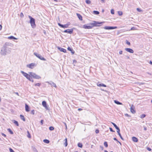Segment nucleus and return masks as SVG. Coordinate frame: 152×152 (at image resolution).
I'll use <instances>...</instances> for the list:
<instances>
[{
	"label": "nucleus",
	"instance_id": "nucleus-64",
	"mask_svg": "<svg viewBox=\"0 0 152 152\" xmlns=\"http://www.w3.org/2000/svg\"><path fill=\"white\" fill-rule=\"evenodd\" d=\"M125 115L126 116H127V117H129V115L128 114H127V113H126V114H125Z\"/></svg>",
	"mask_w": 152,
	"mask_h": 152
},
{
	"label": "nucleus",
	"instance_id": "nucleus-45",
	"mask_svg": "<svg viewBox=\"0 0 152 152\" xmlns=\"http://www.w3.org/2000/svg\"><path fill=\"white\" fill-rule=\"evenodd\" d=\"M126 43L128 45H130V43L127 40H126Z\"/></svg>",
	"mask_w": 152,
	"mask_h": 152
},
{
	"label": "nucleus",
	"instance_id": "nucleus-46",
	"mask_svg": "<svg viewBox=\"0 0 152 152\" xmlns=\"http://www.w3.org/2000/svg\"><path fill=\"white\" fill-rule=\"evenodd\" d=\"M109 129H110V131L111 132H115V131H113V129L111 128L110 127Z\"/></svg>",
	"mask_w": 152,
	"mask_h": 152
},
{
	"label": "nucleus",
	"instance_id": "nucleus-8",
	"mask_svg": "<svg viewBox=\"0 0 152 152\" xmlns=\"http://www.w3.org/2000/svg\"><path fill=\"white\" fill-rule=\"evenodd\" d=\"M117 27L116 26H106L104 28L107 30H110L117 28Z\"/></svg>",
	"mask_w": 152,
	"mask_h": 152
},
{
	"label": "nucleus",
	"instance_id": "nucleus-19",
	"mask_svg": "<svg viewBox=\"0 0 152 152\" xmlns=\"http://www.w3.org/2000/svg\"><path fill=\"white\" fill-rule=\"evenodd\" d=\"M130 111L133 114L134 113H135V111L134 110L133 108L131 106L130 108Z\"/></svg>",
	"mask_w": 152,
	"mask_h": 152
},
{
	"label": "nucleus",
	"instance_id": "nucleus-34",
	"mask_svg": "<svg viewBox=\"0 0 152 152\" xmlns=\"http://www.w3.org/2000/svg\"><path fill=\"white\" fill-rule=\"evenodd\" d=\"M117 130V132L118 133V134H120V129L119 128H118L117 129H116Z\"/></svg>",
	"mask_w": 152,
	"mask_h": 152
},
{
	"label": "nucleus",
	"instance_id": "nucleus-24",
	"mask_svg": "<svg viewBox=\"0 0 152 152\" xmlns=\"http://www.w3.org/2000/svg\"><path fill=\"white\" fill-rule=\"evenodd\" d=\"M65 142L64 143L65 146L66 147L68 145V143H67V139L66 138L65 139Z\"/></svg>",
	"mask_w": 152,
	"mask_h": 152
},
{
	"label": "nucleus",
	"instance_id": "nucleus-10",
	"mask_svg": "<svg viewBox=\"0 0 152 152\" xmlns=\"http://www.w3.org/2000/svg\"><path fill=\"white\" fill-rule=\"evenodd\" d=\"M42 104L43 106L47 110H49V109H48V107L47 106L46 102L45 101H42Z\"/></svg>",
	"mask_w": 152,
	"mask_h": 152
},
{
	"label": "nucleus",
	"instance_id": "nucleus-21",
	"mask_svg": "<svg viewBox=\"0 0 152 152\" xmlns=\"http://www.w3.org/2000/svg\"><path fill=\"white\" fill-rule=\"evenodd\" d=\"M20 118L21 120H23V121H25V120H26L25 119L23 115H20Z\"/></svg>",
	"mask_w": 152,
	"mask_h": 152
},
{
	"label": "nucleus",
	"instance_id": "nucleus-20",
	"mask_svg": "<svg viewBox=\"0 0 152 152\" xmlns=\"http://www.w3.org/2000/svg\"><path fill=\"white\" fill-rule=\"evenodd\" d=\"M77 16L78 18L80 20H82V17L81 15H80V14L77 13Z\"/></svg>",
	"mask_w": 152,
	"mask_h": 152
},
{
	"label": "nucleus",
	"instance_id": "nucleus-31",
	"mask_svg": "<svg viewBox=\"0 0 152 152\" xmlns=\"http://www.w3.org/2000/svg\"><path fill=\"white\" fill-rule=\"evenodd\" d=\"M86 2L88 4H89L91 3V1L89 0H86Z\"/></svg>",
	"mask_w": 152,
	"mask_h": 152
},
{
	"label": "nucleus",
	"instance_id": "nucleus-22",
	"mask_svg": "<svg viewBox=\"0 0 152 152\" xmlns=\"http://www.w3.org/2000/svg\"><path fill=\"white\" fill-rule=\"evenodd\" d=\"M114 102L115 104H122L121 103L119 102L117 100H114Z\"/></svg>",
	"mask_w": 152,
	"mask_h": 152
},
{
	"label": "nucleus",
	"instance_id": "nucleus-54",
	"mask_svg": "<svg viewBox=\"0 0 152 152\" xmlns=\"http://www.w3.org/2000/svg\"><path fill=\"white\" fill-rule=\"evenodd\" d=\"M64 125L66 127V129H67V125H66V124L65 123V122H64Z\"/></svg>",
	"mask_w": 152,
	"mask_h": 152
},
{
	"label": "nucleus",
	"instance_id": "nucleus-11",
	"mask_svg": "<svg viewBox=\"0 0 152 152\" xmlns=\"http://www.w3.org/2000/svg\"><path fill=\"white\" fill-rule=\"evenodd\" d=\"M46 82L48 83V84L52 86H53L56 88V84L53 82L50 81V82Z\"/></svg>",
	"mask_w": 152,
	"mask_h": 152
},
{
	"label": "nucleus",
	"instance_id": "nucleus-41",
	"mask_svg": "<svg viewBox=\"0 0 152 152\" xmlns=\"http://www.w3.org/2000/svg\"><path fill=\"white\" fill-rule=\"evenodd\" d=\"M68 28L67 27V25H66V24L65 25H63V28Z\"/></svg>",
	"mask_w": 152,
	"mask_h": 152
},
{
	"label": "nucleus",
	"instance_id": "nucleus-14",
	"mask_svg": "<svg viewBox=\"0 0 152 152\" xmlns=\"http://www.w3.org/2000/svg\"><path fill=\"white\" fill-rule=\"evenodd\" d=\"M58 50H59L61 52H63L64 53H65L66 52V50L63 48L58 47Z\"/></svg>",
	"mask_w": 152,
	"mask_h": 152
},
{
	"label": "nucleus",
	"instance_id": "nucleus-50",
	"mask_svg": "<svg viewBox=\"0 0 152 152\" xmlns=\"http://www.w3.org/2000/svg\"><path fill=\"white\" fill-rule=\"evenodd\" d=\"M147 149L149 151H151V148H149V147H147Z\"/></svg>",
	"mask_w": 152,
	"mask_h": 152
},
{
	"label": "nucleus",
	"instance_id": "nucleus-44",
	"mask_svg": "<svg viewBox=\"0 0 152 152\" xmlns=\"http://www.w3.org/2000/svg\"><path fill=\"white\" fill-rule=\"evenodd\" d=\"M30 81H31L32 82H34V80L32 79L30 77H29V78L28 79Z\"/></svg>",
	"mask_w": 152,
	"mask_h": 152
},
{
	"label": "nucleus",
	"instance_id": "nucleus-42",
	"mask_svg": "<svg viewBox=\"0 0 152 152\" xmlns=\"http://www.w3.org/2000/svg\"><path fill=\"white\" fill-rule=\"evenodd\" d=\"M58 25L59 26L63 28V25L62 24L59 23H58Z\"/></svg>",
	"mask_w": 152,
	"mask_h": 152
},
{
	"label": "nucleus",
	"instance_id": "nucleus-59",
	"mask_svg": "<svg viewBox=\"0 0 152 152\" xmlns=\"http://www.w3.org/2000/svg\"><path fill=\"white\" fill-rule=\"evenodd\" d=\"M71 51L72 54H74L75 53V51L73 50V49Z\"/></svg>",
	"mask_w": 152,
	"mask_h": 152
},
{
	"label": "nucleus",
	"instance_id": "nucleus-29",
	"mask_svg": "<svg viewBox=\"0 0 152 152\" xmlns=\"http://www.w3.org/2000/svg\"><path fill=\"white\" fill-rule=\"evenodd\" d=\"M118 13L120 16H121L123 15V12L121 11H118Z\"/></svg>",
	"mask_w": 152,
	"mask_h": 152
},
{
	"label": "nucleus",
	"instance_id": "nucleus-3",
	"mask_svg": "<svg viewBox=\"0 0 152 152\" xmlns=\"http://www.w3.org/2000/svg\"><path fill=\"white\" fill-rule=\"evenodd\" d=\"M28 73L30 75V77H32L34 78L39 79L41 78V77L35 73L32 72H29Z\"/></svg>",
	"mask_w": 152,
	"mask_h": 152
},
{
	"label": "nucleus",
	"instance_id": "nucleus-18",
	"mask_svg": "<svg viewBox=\"0 0 152 152\" xmlns=\"http://www.w3.org/2000/svg\"><path fill=\"white\" fill-rule=\"evenodd\" d=\"M12 122L14 123L17 126H19V124L18 122L17 121L15 120H12Z\"/></svg>",
	"mask_w": 152,
	"mask_h": 152
},
{
	"label": "nucleus",
	"instance_id": "nucleus-63",
	"mask_svg": "<svg viewBox=\"0 0 152 152\" xmlns=\"http://www.w3.org/2000/svg\"><path fill=\"white\" fill-rule=\"evenodd\" d=\"M149 63L151 64L152 65V61H150V62H149Z\"/></svg>",
	"mask_w": 152,
	"mask_h": 152
},
{
	"label": "nucleus",
	"instance_id": "nucleus-4",
	"mask_svg": "<svg viewBox=\"0 0 152 152\" xmlns=\"http://www.w3.org/2000/svg\"><path fill=\"white\" fill-rule=\"evenodd\" d=\"M34 55H35L37 57L39 58L41 60L43 61H46V60L45 58L44 57H42L41 55L39 53H34Z\"/></svg>",
	"mask_w": 152,
	"mask_h": 152
},
{
	"label": "nucleus",
	"instance_id": "nucleus-32",
	"mask_svg": "<svg viewBox=\"0 0 152 152\" xmlns=\"http://www.w3.org/2000/svg\"><path fill=\"white\" fill-rule=\"evenodd\" d=\"M104 145L106 147H108V144L107 143V142H104Z\"/></svg>",
	"mask_w": 152,
	"mask_h": 152
},
{
	"label": "nucleus",
	"instance_id": "nucleus-33",
	"mask_svg": "<svg viewBox=\"0 0 152 152\" xmlns=\"http://www.w3.org/2000/svg\"><path fill=\"white\" fill-rule=\"evenodd\" d=\"M27 134H28V135H27V137L28 138H31V136L30 135V133H29V132L28 131H27Z\"/></svg>",
	"mask_w": 152,
	"mask_h": 152
},
{
	"label": "nucleus",
	"instance_id": "nucleus-52",
	"mask_svg": "<svg viewBox=\"0 0 152 152\" xmlns=\"http://www.w3.org/2000/svg\"><path fill=\"white\" fill-rule=\"evenodd\" d=\"M102 84H99V83H97V86H101Z\"/></svg>",
	"mask_w": 152,
	"mask_h": 152
},
{
	"label": "nucleus",
	"instance_id": "nucleus-37",
	"mask_svg": "<svg viewBox=\"0 0 152 152\" xmlns=\"http://www.w3.org/2000/svg\"><path fill=\"white\" fill-rule=\"evenodd\" d=\"M111 13L112 14H114V10L113 9H112L111 10Z\"/></svg>",
	"mask_w": 152,
	"mask_h": 152
},
{
	"label": "nucleus",
	"instance_id": "nucleus-55",
	"mask_svg": "<svg viewBox=\"0 0 152 152\" xmlns=\"http://www.w3.org/2000/svg\"><path fill=\"white\" fill-rule=\"evenodd\" d=\"M43 120H42L40 121V123H41V124L42 125L43 124Z\"/></svg>",
	"mask_w": 152,
	"mask_h": 152
},
{
	"label": "nucleus",
	"instance_id": "nucleus-23",
	"mask_svg": "<svg viewBox=\"0 0 152 152\" xmlns=\"http://www.w3.org/2000/svg\"><path fill=\"white\" fill-rule=\"evenodd\" d=\"M43 141L44 142L48 144L50 142V141L49 140L47 139L44 140Z\"/></svg>",
	"mask_w": 152,
	"mask_h": 152
},
{
	"label": "nucleus",
	"instance_id": "nucleus-12",
	"mask_svg": "<svg viewBox=\"0 0 152 152\" xmlns=\"http://www.w3.org/2000/svg\"><path fill=\"white\" fill-rule=\"evenodd\" d=\"M125 50L127 52L131 53H133L134 52V50L130 48H126Z\"/></svg>",
	"mask_w": 152,
	"mask_h": 152
},
{
	"label": "nucleus",
	"instance_id": "nucleus-6",
	"mask_svg": "<svg viewBox=\"0 0 152 152\" xmlns=\"http://www.w3.org/2000/svg\"><path fill=\"white\" fill-rule=\"evenodd\" d=\"M20 72L27 79H28L29 78V77H30V74H28L22 71H21Z\"/></svg>",
	"mask_w": 152,
	"mask_h": 152
},
{
	"label": "nucleus",
	"instance_id": "nucleus-49",
	"mask_svg": "<svg viewBox=\"0 0 152 152\" xmlns=\"http://www.w3.org/2000/svg\"><path fill=\"white\" fill-rule=\"evenodd\" d=\"M20 17H23V16H24V15H23V13L22 12H21L20 14Z\"/></svg>",
	"mask_w": 152,
	"mask_h": 152
},
{
	"label": "nucleus",
	"instance_id": "nucleus-53",
	"mask_svg": "<svg viewBox=\"0 0 152 152\" xmlns=\"http://www.w3.org/2000/svg\"><path fill=\"white\" fill-rule=\"evenodd\" d=\"M101 86L106 87V86L105 85V84H102V85H101Z\"/></svg>",
	"mask_w": 152,
	"mask_h": 152
},
{
	"label": "nucleus",
	"instance_id": "nucleus-27",
	"mask_svg": "<svg viewBox=\"0 0 152 152\" xmlns=\"http://www.w3.org/2000/svg\"><path fill=\"white\" fill-rule=\"evenodd\" d=\"M32 150L34 152H38V151L34 147H32Z\"/></svg>",
	"mask_w": 152,
	"mask_h": 152
},
{
	"label": "nucleus",
	"instance_id": "nucleus-60",
	"mask_svg": "<svg viewBox=\"0 0 152 152\" xmlns=\"http://www.w3.org/2000/svg\"><path fill=\"white\" fill-rule=\"evenodd\" d=\"M2 135L4 137H6V135L5 134H4L3 133H2Z\"/></svg>",
	"mask_w": 152,
	"mask_h": 152
},
{
	"label": "nucleus",
	"instance_id": "nucleus-47",
	"mask_svg": "<svg viewBox=\"0 0 152 152\" xmlns=\"http://www.w3.org/2000/svg\"><path fill=\"white\" fill-rule=\"evenodd\" d=\"M99 129H96L95 130V132L96 134L98 133H99Z\"/></svg>",
	"mask_w": 152,
	"mask_h": 152
},
{
	"label": "nucleus",
	"instance_id": "nucleus-58",
	"mask_svg": "<svg viewBox=\"0 0 152 152\" xmlns=\"http://www.w3.org/2000/svg\"><path fill=\"white\" fill-rule=\"evenodd\" d=\"M100 1L102 3H104L105 2V0H100Z\"/></svg>",
	"mask_w": 152,
	"mask_h": 152
},
{
	"label": "nucleus",
	"instance_id": "nucleus-25",
	"mask_svg": "<svg viewBox=\"0 0 152 152\" xmlns=\"http://www.w3.org/2000/svg\"><path fill=\"white\" fill-rule=\"evenodd\" d=\"M111 123L113 125V126H114V127L116 129H117L118 128H119L117 126V125L115 124L114 123H113V122H111Z\"/></svg>",
	"mask_w": 152,
	"mask_h": 152
},
{
	"label": "nucleus",
	"instance_id": "nucleus-7",
	"mask_svg": "<svg viewBox=\"0 0 152 152\" xmlns=\"http://www.w3.org/2000/svg\"><path fill=\"white\" fill-rule=\"evenodd\" d=\"M74 28H71L70 29H67L64 31V32L65 33H67L69 34H72L73 31V29Z\"/></svg>",
	"mask_w": 152,
	"mask_h": 152
},
{
	"label": "nucleus",
	"instance_id": "nucleus-62",
	"mask_svg": "<svg viewBox=\"0 0 152 152\" xmlns=\"http://www.w3.org/2000/svg\"><path fill=\"white\" fill-rule=\"evenodd\" d=\"M113 140H115V141H117V142L118 141V140H117V139H116V138L115 137H114V138H113Z\"/></svg>",
	"mask_w": 152,
	"mask_h": 152
},
{
	"label": "nucleus",
	"instance_id": "nucleus-15",
	"mask_svg": "<svg viewBox=\"0 0 152 152\" xmlns=\"http://www.w3.org/2000/svg\"><path fill=\"white\" fill-rule=\"evenodd\" d=\"M25 110L26 112H29L30 111L29 106L26 104H25Z\"/></svg>",
	"mask_w": 152,
	"mask_h": 152
},
{
	"label": "nucleus",
	"instance_id": "nucleus-36",
	"mask_svg": "<svg viewBox=\"0 0 152 152\" xmlns=\"http://www.w3.org/2000/svg\"><path fill=\"white\" fill-rule=\"evenodd\" d=\"M49 129L51 131H52L53 130H54V128L53 126H50L49 128Z\"/></svg>",
	"mask_w": 152,
	"mask_h": 152
},
{
	"label": "nucleus",
	"instance_id": "nucleus-2",
	"mask_svg": "<svg viewBox=\"0 0 152 152\" xmlns=\"http://www.w3.org/2000/svg\"><path fill=\"white\" fill-rule=\"evenodd\" d=\"M28 17L30 19L29 22L31 24V26L33 28H35L36 27V25L35 23V19L30 15H28Z\"/></svg>",
	"mask_w": 152,
	"mask_h": 152
},
{
	"label": "nucleus",
	"instance_id": "nucleus-5",
	"mask_svg": "<svg viewBox=\"0 0 152 152\" xmlns=\"http://www.w3.org/2000/svg\"><path fill=\"white\" fill-rule=\"evenodd\" d=\"M102 23V22H99L96 21H94L93 23H90V24L92 26H93V27L94 26H100L99 25V24H101Z\"/></svg>",
	"mask_w": 152,
	"mask_h": 152
},
{
	"label": "nucleus",
	"instance_id": "nucleus-35",
	"mask_svg": "<svg viewBox=\"0 0 152 152\" xmlns=\"http://www.w3.org/2000/svg\"><path fill=\"white\" fill-rule=\"evenodd\" d=\"M145 116H146V115L145 114H143L140 116V118H145Z\"/></svg>",
	"mask_w": 152,
	"mask_h": 152
},
{
	"label": "nucleus",
	"instance_id": "nucleus-56",
	"mask_svg": "<svg viewBox=\"0 0 152 152\" xmlns=\"http://www.w3.org/2000/svg\"><path fill=\"white\" fill-rule=\"evenodd\" d=\"M122 52H123L121 50L119 52V53L121 55L122 54Z\"/></svg>",
	"mask_w": 152,
	"mask_h": 152
},
{
	"label": "nucleus",
	"instance_id": "nucleus-1",
	"mask_svg": "<svg viewBox=\"0 0 152 152\" xmlns=\"http://www.w3.org/2000/svg\"><path fill=\"white\" fill-rule=\"evenodd\" d=\"M12 44L9 42H6L2 48L1 51V54L2 55H6L9 54L11 52V49L9 47L12 46Z\"/></svg>",
	"mask_w": 152,
	"mask_h": 152
},
{
	"label": "nucleus",
	"instance_id": "nucleus-39",
	"mask_svg": "<svg viewBox=\"0 0 152 152\" xmlns=\"http://www.w3.org/2000/svg\"><path fill=\"white\" fill-rule=\"evenodd\" d=\"M35 111L33 110H32L31 112V114L34 115V114Z\"/></svg>",
	"mask_w": 152,
	"mask_h": 152
},
{
	"label": "nucleus",
	"instance_id": "nucleus-38",
	"mask_svg": "<svg viewBox=\"0 0 152 152\" xmlns=\"http://www.w3.org/2000/svg\"><path fill=\"white\" fill-rule=\"evenodd\" d=\"M40 85H41V83H36L34 85V86H39Z\"/></svg>",
	"mask_w": 152,
	"mask_h": 152
},
{
	"label": "nucleus",
	"instance_id": "nucleus-16",
	"mask_svg": "<svg viewBox=\"0 0 152 152\" xmlns=\"http://www.w3.org/2000/svg\"><path fill=\"white\" fill-rule=\"evenodd\" d=\"M132 140L135 142H137L138 141V139L135 137H133L132 138Z\"/></svg>",
	"mask_w": 152,
	"mask_h": 152
},
{
	"label": "nucleus",
	"instance_id": "nucleus-48",
	"mask_svg": "<svg viewBox=\"0 0 152 152\" xmlns=\"http://www.w3.org/2000/svg\"><path fill=\"white\" fill-rule=\"evenodd\" d=\"M67 49L68 50L70 51H71L72 50V48H71L69 47H68V48Z\"/></svg>",
	"mask_w": 152,
	"mask_h": 152
},
{
	"label": "nucleus",
	"instance_id": "nucleus-30",
	"mask_svg": "<svg viewBox=\"0 0 152 152\" xmlns=\"http://www.w3.org/2000/svg\"><path fill=\"white\" fill-rule=\"evenodd\" d=\"M7 130L9 132H10V134H13V132L10 129H7Z\"/></svg>",
	"mask_w": 152,
	"mask_h": 152
},
{
	"label": "nucleus",
	"instance_id": "nucleus-9",
	"mask_svg": "<svg viewBox=\"0 0 152 152\" xmlns=\"http://www.w3.org/2000/svg\"><path fill=\"white\" fill-rule=\"evenodd\" d=\"M93 27L92 25L89 26L85 24L83 26V28L85 29H91Z\"/></svg>",
	"mask_w": 152,
	"mask_h": 152
},
{
	"label": "nucleus",
	"instance_id": "nucleus-57",
	"mask_svg": "<svg viewBox=\"0 0 152 152\" xmlns=\"http://www.w3.org/2000/svg\"><path fill=\"white\" fill-rule=\"evenodd\" d=\"M70 23L69 22H68L67 24H66V25L68 27L70 25Z\"/></svg>",
	"mask_w": 152,
	"mask_h": 152
},
{
	"label": "nucleus",
	"instance_id": "nucleus-61",
	"mask_svg": "<svg viewBox=\"0 0 152 152\" xmlns=\"http://www.w3.org/2000/svg\"><path fill=\"white\" fill-rule=\"evenodd\" d=\"M100 148H101V149L102 150H103L104 148H103V147L102 146H100Z\"/></svg>",
	"mask_w": 152,
	"mask_h": 152
},
{
	"label": "nucleus",
	"instance_id": "nucleus-51",
	"mask_svg": "<svg viewBox=\"0 0 152 152\" xmlns=\"http://www.w3.org/2000/svg\"><path fill=\"white\" fill-rule=\"evenodd\" d=\"M137 10L139 12H141V10L140 8H137Z\"/></svg>",
	"mask_w": 152,
	"mask_h": 152
},
{
	"label": "nucleus",
	"instance_id": "nucleus-43",
	"mask_svg": "<svg viewBox=\"0 0 152 152\" xmlns=\"http://www.w3.org/2000/svg\"><path fill=\"white\" fill-rule=\"evenodd\" d=\"M9 151L10 152H15L11 148H9Z\"/></svg>",
	"mask_w": 152,
	"mask_h": 152
},
{
	"label": "nucleus",
	"instance_id": "nucleus-28",
	"mask_svg": "<svg viewBox=\"0 0 152 152\" xmlns=\"http://www.w3.org/2000/svg\"><path fill=\"white\" fill-rule=\"evenodd\" d=\"M78 146L79 147L82 148L83 147V145L82 143H79L77 144Z\"/></svg>",
	"mask_w": 152,
	"mask_h": 152
},
{
	"label": "nucleus",
	"instance_id": "nucleus-17",
	"mask_svg": "<svg viewBox=\"0 0 152 152\" xmlns=\"http://www.w3.org/2000/svg\"><path fill=\"white\" fill-rule=\"evenodd\" d=\"M8 39H17V38L12 36L8 37Z\"/></svg>",
	"mask_w": 152,
	"mask_h": 152
},
{
	"label": "nucleus",
	"instance_id": "nucleus-13",
	"mask_svg": "<svg viewBox=\"0 0 152 152\" xmlns=\"http://www.w3.org/2000/svg\"><path fill=\"white\" fill-rule=\"evenodd\" d=\"M34 65V64L31 63L27 65V66L31 69H32Z\"/></svg>",
	"mask_w": 152,
	"mask_h": 152
},
{
	"label": "nucleus",
	"instance_id": "nucleus-40",
	"mask_svg": "<svg viewBox=\"0 0 152 152\" xmlns=\"http://www.w3.org/2000/svg\"><path fill=\"white\" fill-rule=\"evenodd\" d=\"M118 135H119V137H120V138H121V139L122 140H124V138H123V137H122L121 133L120 134H118Z\"/></svg>",
	"mask_w": 152,
	"mask_h": 152
},
{
	"label": "nucleus",
	"instance_id": "nucleus-26",
	"mask_svg": "<svg viewBox=\"0 0 152 152\" xmlns=\"http://www.w3.org/2000/svg\"><path fill=\"white\" fill-rule=\"evenodd\" d=\"M94 14L96 15H98L99 14V11H94L93 12Z\"/></svg>",
	"mask_w": 152,
	"mask_h": 152
}]
</instances>
